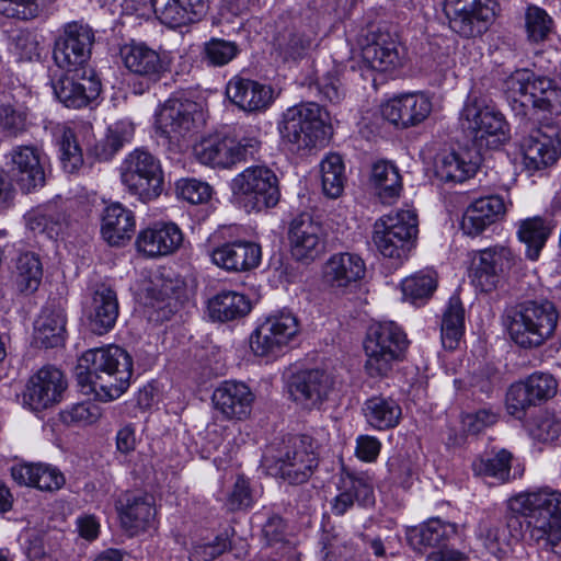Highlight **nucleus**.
<instances>
[{"instance_id": "obj_1", "label": "nucleus", "mask_w": 561, "mask_h": 561, "mask_svg": "<svg viewBox=\"0 0 561 561\" xmlns=\"http://www.w3.org/2000/svg\"><path fill=\"white\" fill-rule=\"evenodd\" d=\"M507 508L527 518L533 542L561 554V491L543 486L522 492L508 499Z\"/></svg>"}, {"instance_id": "obj_2", "label": "nucleus", "mask_w": 561, "mask_h": 561, "mask_svg": "<svg viewBox=\"0 0 561 561\" xmlns=\"http://www.w3.org/2000/svg\"><path fill=\"white\" fill-rule=\"evenodd\" d=\"M78 369L80 382L87 381L100 400L111 401L129 387L133 359L122 347L108 345L84 352Z\"/></svg>"}, {"instance_id": "obj_3", "label": "nucleus", "mask_w": 561, "mask_h": 561, "mask_svg": "<svg viewBox=\"0 0 561 561\" xmlns=\"http://www.w3.org/2000/svg\"><path fill=\"white\" fill-rule=\"evenodd\" d=\"M559 313L548 300H525L505 310L503 323L512 341L523 348L541 346L558 324Z\"/></svg>"}, {"instance_id": "obj_4", "label": "nucleus", "mask_w": 561, "mask_h": 561, "mask_svg": "<svg viewBox=\"0 0 561 561\" xmlns=\"http://www.w3.org/2000/svg\"><path fill=\"white\" fill-rule=\"evenodd\" d=\"M408 339L402 329L392 321L379 322L369 327L365 341V370L371 378H382L392 370L408 347Z\"/></svg>"}, {"instance_id": "obj_5", "label": "nucleus", "mask_w": 561, "mask_h": 561, "mask_svg": "<svg viewBox=\"0 0 561 561\" xmlns=\"http://www.w3.org/2000/svg\"><path fill=\"white\" fill-rule=\"evenodd\" d=\"M119 175L126 191L144 203L158 198L163 191L160 160L149 151L136 149L129 152L119 167Z\"/></svg>"}, {"instance_id": "obj_6", "label": "nucleus", "mask_w": 561, "mask_h": 561, "mask_svg": "<svg viewBox=\"0 0 561 561\" xmlns=\"http://www.w3.org/2000/svg\"><path fill=\"white\" fill-rule=\"evenodd\" d=\"M231 190L248 213L273 208L280 198L278 179L275 172L265 165L244 169L232 179Z\"/></svg>"}, {"instance_id": "obj_7", "label": "nucleus", "mask_w": 561, "mask_h": 561, "mask_svg": "<svg viewBox=\"0 0 561 561\" xmlns=\"http://www.w3.org/2000/svg\"><path fill=\"white\" fill-rule=\"evenodd\" d=\"M203 123V113L195 102L169 99L156 112L154 127L169 145L181 148Z\"/></svg>"}, {"instance_id": "obj_8", "label": "nucleus", "mask_w": 561, "mask_h": 561, "mask_svg": "<svg viewBox=\"0 0 561 561\" xmlns=\"http://www.w3.org/2000/svg\"><path fill=\"white\" fill-rule=\"evenodd\" d=\"M460 119L463 129L481 149L499 148L510 138L508 125L502 113L478 100L466 102Z\"/></svg>"}, {"instance_id": "obj_9", "label": "nucleus", "mask_w": 561, "mask_h": 561, "mask_svg": "<svg viewBox=\"0 0 561 561\" xmlns=\"http://www.w3.org/2000/svg\"><path fill=\"white\" fill-rule=\"evenodd\" d=\"M496 0H445L444 13L450 30L463 38L484 34L495 20Z\"/></svg>"}, {"instance_id": "obj_10", "label": "nucleus", "mask_w": 561, "mask_h": 561, "mask_svg": "<svg viewBox=\"0 0 561 561\" xmlns=\"http://www.w3.org/2000/svg\"><path fill=\"white\" fill-rule=\"evenodd\" d=\"M279 131L298 149H310L324 141V123L319 104L309 102L289 107L283 114Z\"/></svg>"}, {"instance_id": "obj_11", "label": "nucleus", "mask_w": 561, "mask_h": 561, "mask_svg": "<svg viewBox=\"0 0 561 561\" xmlns=\"http://www.w3.org/2000/svg\"><path fill=\"white\" fill-rule=\"evenodd\" d=\"M319 465V458L310 436H294L275 456L274 470L290 484L307 482Z\"/></svg>"}, {"instance_id": "obj_12", "label": "nucleus", "mask_w": 561, "mask_h": 561, "mask_svg": "<svg viewBox=\"0 0 561 561\" xmlns=\"http://www.w3.org/2000/svg\"><path fill=\"white\" fill-rule=\"evenodd\" d=\"M299 332L298 319L290 312L267 317L250 335V348L255 356L275 358Z\"/></svg>"}, {"instance_id": "obj_13", "label": "nucleus", "mask_w": 561, "mask_h": 561, "mask_svg": "<svg viewBox=\"0 0 561 561\" xmlns=\"http://www.w3.org/2000/svg\"><path fill=\"white\" fill-rule=\"evenodd\" d=\"M261 142L255 137H244L236 140L231 137H208L194 146L196 159L213 168L230 169L237 163L253 157L260 149Z\"/></svg>"}, {"instance_id": "obj_14", "label": "nucleus", "mask_w": 561, "mask_h": 561, "mask_svg": "<svg viewBox=\"0 0 561 561\" xmlns=\"http://www.w3.org/2000/svg\"><path fill=\"white\" fill-rule=\"evenodd\" d=\"M520 263L514 251L496 244L476 253L472 268V284L482 293L495 290Z\"/></svg>"}, {"instance_id": "obj_15", "label": "nucleus", "mask_w": 561, "mask_h": 561, "mask_svg": "<svg viewBox=\"0 0 561 561\" xmlns=\"http://www.w3.org/2000/svg\"><path fill=\"white\" fill-rule=\"evenodd\" d=\"M93 43L94 33L88 24L76 21L67 23L54 45L55 64L67 72L85 70Z\"/></svg>"}, {"instance_id": "obj_16", "label": "nucleus", "mask_w": 561, "mask_h": 561, "mask_svg": "<svg viewBox=\"0 0 561 561\" xmlns=\"http://www.w3.org/2000/svg\"><path fill=\"white\" fill-rule=\"evenodd\" d=\"M333 387V376L319 368L299 370L287 382L290 399L305 410L319 409Z\"/></svg>"}, {"instance_id": "obj_17", "label": "nucleus", "mask_w": 561, "mask_h": 561, "mask_svg": "<svg viewBox=\"0 0 561 561\" xmlns=\"http://www.w3.org/2000/svg\"><path fill=\"white\" fill-rule=\"evenodd\" d=\"M61 370L47 365L33 374L25 386L23 400L32 411H44L58 404L67 389Z\"/></svg>"}, {"instance_id": "obj_18", "label": "nucleus", "mask_w": 561, "mask_h": 561, "mask_svg": "<svg viewBox=\"0 0 561 561\" xmlns=\"http://www.w3.org/2000/svg\"><path fill=\"white\" fill-rule=\"evenodd\" d=\"M558 382L552 375L534 373L524 381L512 385L506 394V409L513 416L520 417L525 411L546 402L557 393Z\"/></svg>"}, {"instance_id": "obj_19", "label": "nucleus", "mask_w": 561, "mask_h": 561, "mask_svg": "<svg viewBox=\"0 0 561 561\" xmlns=\"http://www.w3.org/2000/svg\"><path fill=\"white\" fill-rule=\"evenodd\" d=\"M288 240L297 261L311 262L324 251L325 231L310 214L301 213L289 224Z\"/></svg>"}, {"instance_id": "obj_20", "label": "nucleus", "mask_w": 561, "mask_h": 561, "mask_svg": "<svg viewBox=\"0 0 561 561\" xmlns=\"http://www.w3.org/2000/svg\"><path fill=\"white\" fill-rule=\"evenodd\" d=\"M432 111V99L423 92L394 96L381 106L382 116L400 128L420 125L431 115Z\"/></svg>"}, {"instance_id": "obj_21", "label": "nucleus", "mask_w": 561, "mask_h": 561, "mask_svg": "<svg viewBox=\"0 0 561 561\" xmlns=\"http://www.w3.org/2000/svg\"><path fill=\"white\" fill-rule=\"evenodd\" d=\"M8 175L28 193L45 184L41 154L34 146H16L7 154Z\"/></svg>"}, {"instance_id": "obj_22", "label": "nucleus", "mask_w": 561, "mask_h": 561, "mask_svg": "<svg viewBox=\"0 0 561 561\" xmlns=\"http://www.w3.org/2000/svg\"><path fill=\"white\" fill-rule=\"evenodd\" d=\"M366 274V264L360 255L352 252L332 254L323 265V280L334 291L346 293L355 287Z\"/></svg>"}, {"instance_id": "obj_23", "label": "nucleus", "mask_w": 561, "mask_h": 561, "mask_svg": "<svg viewBox=\"0 0 561 561\" xmlns=\"http://www.w3.org/2000/svg\"><path fill=\"white\" fill-rule=\"evenodd\" d=\"M122 527L131 536L146 531L154 525L153 497L146 493L126 492L116 502Z\"/></svg>"}, {"instance_id": "obj_24", "label": "nucleus", "mask_w": 561, "mask_h": 561, "mask_svg": "<svg viewBox=\"0 0 561 561\" xmlns=\"http://www.w3.org/2000/svg\"><path fill=\"white\" fill-rule=\"evenodd\" d=\"M73 73L61 77L54 84V92L65 106L80 108L99 96L101 84L93 71L88 75L87 70H83L81 77L78 72Z\"/></svg>"}, {"instance_id": "obj_25", "label": "nucleus", "mask_w": 561, "mask_h": 561, "mask_svg": "<svg viewBox=\"0 0 561 561\" xmlns=\"http://www.w3.org/2000/svg\"><path fill=\"white\" fill-rule=\"evenodd\" d=\"M523 161L530 171L552 165L561 154V139L557 133L549 135L541 129L533 131L522 142Z\"/></svg>"}, {"instance_id": "obj_26", "label": "nucleus", "mask_w": 561, "mask_h": 561, "mask_svg": "<svg viewBox=\"0 0 561 561\" xmlns=\"http://www.w3.org/2000/svg\"><path fill=\"white\" fill-rule=\"evenodd\" d=\"M522 530L523 525L518 515L512 513L506 517L505 525L491 517L482 518L478 525L477 537L493 556L501 557L512 540H519Z\"/></svg>"}, {"instance_id": "obj_27", "label": "nucleus", "mask_w": 561, "mask_h": 561, "mask_svg": "<svg viewBox=\"0 0 561 561\" xmlns=\"http://www.w3.org/2000/svg\"><path fill=\"white\" fill-rule=\"evenodd\" d=\"M25 226L34 233L49 239L62 237L69 227V215L61 201H50L32 208L24 215Z\"/></svg>"}, {"instance_id": "obj_28", "label": "nucleus", "mask_w": 561, "mask_h": 561, "mask_svg": "<svg viewBox=\"0 0 561 561\" xmlns=\"http://www.w3.org/2000/svg\"><path fill=\"white\" fill-rule=\"evenodd\" d=\"M211 262L228 272H247L259 266L261 247L252 241L227 242L213 250Z\"/></svg>"}, {"instance_id": "obj_29", "label": "nucleus", "mask_w": 561, "mask_h": 561, "mask_svg": "<svg viewBox=\"0 0 561 561\" xmlns=\"http://www.w3.org/2000/svg\"><path fill=\"white\" fill-rule=\"evenodd\" d=\"M506 214L503 197L489 195L474 199L466 209L461 229L468 236H479L488 227L502 220Z\"/></svg>"}, {"instance_id": "obj_30", "label": "nucleus", "mask_w": 561, "mask_h": 561, "mask_svg": "<svg viewBox=\"0 0 561 561\" xmlns=\"http://www.w3.org/2000/svg\"><path fill=\"white\" fill-rule=\"evenodd\" d=\"M229 100L244 112L265 111L274 100L273 89L251 79L233 77L227 84Z\"/></svg>"}, {"instance_id": "obj_31", "label": "nucleus", "mask_w": 561, "mask_h": 561, "mask_svg": "<svg viewBox=\"0 0 561 561\" xmlns=\"http://www.w3.org/2000/svg\"><path fill=\"white\" fill-rule=\"evenodd\" d=\"M183 243V233L175 224H157L141 230L136 240L139 252L156 257L175 252Z\"/></svg>"}, {"instance_id": "obj_32", "label": "nucleus", "mask_w": 561, "mask_h": 561, "mask_svg": "<svg viewBox=\"0 0 561 561\" xmlns=\"http://www.w3.org/2000/svg\"><path fill=\"white\" fill-rule=\"evenodd\" d=\"M211 399L224 417L242 420L250 414L254 396L243 382L225 381L214 391Z\"/></svg>"}, {"instance_id": "obj_33", "label": "nucleus", "mask_w": 561, "mask_h": 561, "mask_svg": "<svg viewBox=\"0 0 561 561\" xmlns=\"http://www.w3.org/2000/svg\"><path fill=\"white\" fill-rule=\"evenodd\" d=\"M11 477L20 485L43 492L58 491L66 483L64 473L57 467L45 462L18 463L11 468Z\"/></svg>"}, {"instance_id": "obj_34", "label": "nucleus", "mask_w": 561, "mask_h": 561, "mask_svg": "<svg viewBox=\"0 0 561 561\" xmlns=\"http://www.w3.org/2000/svg\"><path fill=\"white\" fill-rule=\"evenodd\" d=\"M125 67L149 82H157L168 70V64L158 51L144 43H131L122 49Z\"/></svg>"}, {"instance_id": "obj_35", "label": "nucleus", "mask_w": 561, "mask_h": 561, "mask_svg": "<svg viewBox=\"0 0 561 561\" xmlns=\"http://www.w3.org/2000/svg\"><path fill=\"white\" fill-rule=\"evenodd\" d=\"M456 534L457 526L455 524L432 518L419 526L408 527L405 538L414 551L424 553L431 548L437 550L443 547Z\"/></svg>"}, {"instance_id": "obj_36", "label": "nucleus", "mask_w": 561, "mask_h": 561, "mask_svg": "<svg viewBox=\"0 0 561 561\" xmlns=\"http://www.w3.org/2000/svg\"><path fill=\"white\" fill-rule=\"evenodd\" d=\"M161 23L179 27L198 21L207 11V0H148Z\"/></svg>"}, {"instance_id": "obj_37", "label": "nucleus", "mask_w": 561, "mask_h": 561, "mask_svg": "<svg viewBox=\"0 0 561 561\" xmlns=\"http://www.w3.org/2000/svg\"><path fill=\"white\" fill-rule=\"evenodd\" d=\"M368 506L374 503V485L365 473H345L340 480V493L335 496L332 511L343 515L354 503Z\"/></svg>"}, {"instance_id": "obj_38", "label": "nucleus", "mask_w": 561, "mask_h": 561, "mask_svg": "<svg viewBox=\"0 0 561 561\" xmlns=\"http://www.w3.org/2000/svg\"><path fill=\"white\" fill-rule=\"evenodd\" d=\"M117 317L118 300L116 293L104 285L98 287L88 309V320L91 331L98 335L107 333L114 328Z\"/></svg>"}, {"instance_id": "obj_39", "label": "nucleus", "mask_w": 561, "mask_h": 561, "mask_svg": "<svg viewBox=\"0 0 561 561\" xmlns=\"http://www.w3.org/2000/svg\"><path fill=\"white\" fill-rule=\"evenodd\" d=\"M135 217L131 210L119 203L105 207L102 216L101 233L110 245H122L135 231Z\"/></svg>"}, {"instance_id": "obj_40", "label": "nucleus", "mask_w": 561, "mask_h": 561, "mask_svg": "<svg viewBox=\"0 0 561 561\" xmlns=\"http://www.w3.org/2000/svg\"><path fill=\"white\" fill-rule=\"evenodd\" d=\"M362 58L369 68L388 71L402 64L403 49L397 39L388 34H380L376 41L363 47Z\"/></svg>"}, {"instance_id": "obj_41", "label": "nucleus", "mask_w": 561, "mask_h": 561, "mask_svg": "<svg viewBox=\"0 0 561 561\" xmlns=\"http://www.w3.org/2000/svg\"><path fill=\"white\" fill-rule=\"evenodd\" d=\"M366 423L376 431H387L398 426L402 417L400 404L391 397L373 396L362 407Z\"/></svg>"}, {"instance_id": "obj_42", "label": "nucleus", "mask_w": 561, "mask_h": 561, "mask_svg": "<svg viewBox=\"0 0 561 561\" xmlns=\"http://www.w3.org/2000/svg\"><path fill=\"white\" fill-rule=\"evenodd\" d=\"M66 317L60 308L44 307L34 323V340L42 347H57L64 343Z\"/></svg>"}, {"instance_id": "obj_43", "label": "nucleus", "mask_w": 561, "mask_h": 561, "mask_svg": "<svg viewBox=\"0 0 561 561\" xmlns=\"http://www.w3.org/2000/svg\"><path fill=\"white\" fill-rule=\"evenodd\" d=\"M369 182L378 197L386 204L394 202L402 191L399 169L389 160H379L373 164Z\"/></svg>"}, {"instance_id": "obj_44", "label": "nucleus", "mask_w": 561, "mask_h": 561, "mask_svg": "<svg viewBox=\"0 0 561 561\" xmlns=\"http://www.w3.org/2000/svg\"><path fill=\"white\" fill-rule=\"evenodd\" d=\"M209 317L219 322H226L244 317L251 310L248 298L232 290H224L208 300Z\"/></svg>"}, {"instance_id": "obj_45", "label": "nucleus", "mask_w": 561, "mask_h": 561, "mask_svg": "<svg viewBox=\"0 0 561 561\" xmlns=\"http://www.w3.org/2000/svg\"><path fill=\"white\" fill-rule=\"evenodd\" d=\"M513 454L507 449H493L477 457L471 465L472 471L478 477L493 478L500 483L507 482L511 478Z\"/></svg>"}, {"instance_id": "obj_46", "label": "nucleus", "mask_w": 561, "mask_h": 561, "mask_svg": "<svg viewBox=\"0 0 561 561\" xmlns=\"http://www.w3.org/2000/svg\"><path fill=\"white\" fill-rule=\"evenodd\" d=\"M374 229L387 232L410 243L417 234V215L412 209H399L380 217Z\"/></svg>"}, {"instance_id": "obj_47", "label": "nucleus", "mask_w": 561, "mask_h": 561, "mask_svg": "<svg viewBox=\"0 0 561 561\" xmlns=\"http://www.w3.org/2000/svg\"><path fill=\"white\" fill-rule=\"evenodd\" d=\"M478 162L468 153L447 152L442 154L435 165L436 175L444 182H463L474 175Z\"/></svg>"}, {"instance_id": "obj_48", "label": "nucleus", "mask_w": 561, "mask_h": 561, "mask_svg": "<svg viewBox=\"0 0 561 561\" xmlns=\"http://www.w3.org/2000/svg\"><path fill=\"white\" fill-rule=\"evenodd\" d=\"M551 233V226L540 217L522 220L518 225L517 237L527 245L526 255L535 261Z\"/></svg>"}, {"instance_id": "obj_49", "label": "nucleus", "mask_w": 561, "mask_h": 561, "mask_svg": "<svg viewBox=\"0 0 561 561\" xmlns=\"http://www.w3.org/2000/svg\"><path fill=\"white\" fill-rule=\"evenodd\" d=\"M465 310L458 297H451L443 313L442 343L447 350H455L463 334Z\"/></svg>"}, {"instance_id": "obj_50", "label": "nucleus", "mask_w": 561, "mask_h": 561, "mask_svg": "<svg viewBox=\"0 0 561 561\" xmlns=\"http://www.w3.org/2000/svg\"><path fill=\"white\" fill-rule=\"evenodd\" d=\"M322 191L329 198L342 195L346 183L345 165L337 153L328 154L320 164Z\"/></svg>"}, {"instance_id": "obj_51", "label": "nucleus", "mask_w": 561, "mask_h": 561, "mask_svg": "<svg viewBox=\"0 0 561 561\" xmlns=\"http://www.w3.org/2000/svg\"><path fill=\"white\" fill-rule=\"evenodd\" d=\"M16 287L21 293H34L41 285L43 276L42 262L37 254L25 252L16 260Z\"/></svg>"}, {"instance_id": "obj_52", "label": "nucleus", "mask_w": 561, "mask_h": 561, "mask_svg": "<svg viewBox=\"0 0 561 561\" xmlns=\"http://www.w3.org/2000/svg\"><path fill=\"white\" fill-rule=\"evenodd\" d=\"M60 535V531L56 529L31 530L25 545L27 559L30 561H51Z\"/></svg>"}, {"instance_id": "obj_53", "label": "nucleus", "mask_w": 561, "mask_h": 561, "mask_svg": "<svg viewBox=\"0 0 561 561\" xmlns=\"http://www.w3.org/2000/svg\"><path fill=\"white\" fill-rule=\"evenodd\" d=\"M437 286V278L434 272H419L410 277H407L402 284V293L404 299L412 304L424 301L428 299Z\"/></svg>"}, {"instance_id": "obj_54", "label": "nucleus", "mask_w": 561, "mask_h": 561, "mask_svg": "<svg viewBox=\"0 0 561 561\" xmlns=\"http://www.w3.org/2000/svg\"><path fill=\"white\" fill-rule=\"evenodd\" d=\"M58 145L64 170L68 173L78 171L83 164V154L71 127L62 126L59 129Z\"/></svg>"}, {"instance_id": "obj_55", "label": "nucleus", "mask_w": 561, "mask_h": 561, "mask_svg": "<svg viewBox=\"0 0 561 561\" xmlns=\"http://www.w3.org/2000/svg\"><path fill=\"white\" fill-rule=\"evenodd\" d=\"M530 435L543 443L554 442L561 434V425L554 415L540 412L527 423Z\"/></svg>"}, {"instance_id": "obj_56", "label": "nucleus", "mask_w": 561, "mask_h": 561, "mask_svg": "<svg viewBox=\"0 0 561 561\" xmlns=\"http://www.w3.org/2000/svg\"><path fill=\"white\" fill-rule=\"evenodd\" d=\"M374 243L381 255L401 262L408 256L412 243L387 232L374 229Z\"/></svg>"}, {"instance_id": "obj_57", "label": "nucleus", "mask_w": 561, "mask_h": 561, "mask_svg": "<svg viewBox=\"0 0 561 561\" xmlns=\"http://www.w3.org/2000/svg\"><path fill=\"white\" fill-rule=\"evenodd\" d=\"M131 134L118 124L110 127L105 137L94 147V153L100 160H110L128 141Z\"/></svg>"}, {"instance_id": "obj_58", "label": "nucleus", "mask_w": 561, "mask_h": 561, "mask_svg": "<svg viewBox=\"0 0 561 561\" xmlns=\"http://www.w3.org/2000/svg\"><path fill=\"white\" fill-rule=\"evenodd\" d=\"M529 78H531V71L522 69L512 73L504 81V91L507 100L512 103L514 110H519L523 113L526 111L523 100L524 94L527 93Z\"/></svg>"}, {"instance_id": "obj_59", "label": "nucleus", "mask_w": 561, "mask_h": 561, "mask_svg": "<svg viewBox=\"0 0 561 561\" xmlns=\"http://www.w3.org/2000/svg\"><path fill=\"white\" fill-rule=\"evenodd\" d=\"M27 112L20 104H5L2 107V138L16 137L26 130Z\"/></svg>"}, {"instance_id": "obj_60", "label": "nucleus", "mask_w": 561, "mask_h": 561, "mask_svg": "<svg viewBox=\"0 0 561 561\" xmlns=\"http://www.w3.org/2000/svg\"><path fill=\"white\" fill-rule=\"evenodd\" d=\"M238 54L234 42L221 38H211L204 46V59L211 66H225Z\"/></svg>"}, {"instance_id": "obj_61", "label": "nucleus", "mask_w": 561, "mask_h": 561, "mask_svg": "<svg viewBox=\"0 0 561 561\" xmlns=\"http://www.w3.org/2000/svg\"><path fill=\"white\" fill-rule=\"evenodd\" d=\"M317 88L322 100L333 104L340 103L345 96L339 67H332L317 80Z\"/></svg>"}, {"instance_id": "obj_62", "label": "nucleus", "mask_w": 561, "mask_h": 561, "mask_svg": "<svg viewBox=\"0 0 561 561\" xmlns=\"http://www.w3.org/2000/svg\"><path fill=\"white\" fill-rule=\"evenodd\" d=\"M551 16L537 5H528L526 10V27L529 37L535 42L543 41L551 32Z\"/></svg>"}, {"instance_id": "obj_63", "label": "nucleus", "mask_w": 561, "mask_h": 561, "mask_svg": "<svg viewBox=\"0 0 561 561\" xmlns=\"http://www.w3.org/2000/svg\"><path fill=\"white\" fill-rule=\"evenodd\" d=\"M176 192L180 197L191 204H202L211 196V187L195 179H184L176 183Z\"/></svg>"}, {"instance_id": "obj_64", "label": "nucleus", "mask_w": 561, "mask_h": 561, "mask_svg": "<svg viewBox=\"0 0 561 561\" xmlns=\"http://www.w3.org/2000/svg\"><path fill=\"white\" fill-rule=\"evenodd\" d=\"M229 548L226 537L218 536L211 542L196 543L190 552L191 561H213Z\"/></svg>"}]
</instances>
